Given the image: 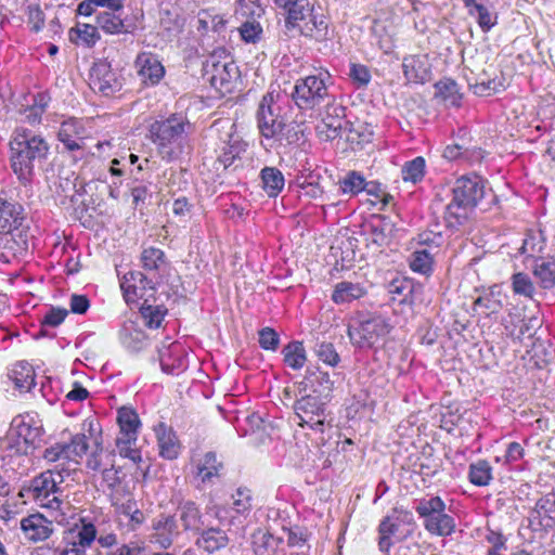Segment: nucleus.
I'll list each match as a JSON object with an SVG mask.
<instances>
[{"instance_id": "obj_1", "label": "nucleus", "mask_w": 555, "mask_h": 555, "mask_svg": "<svg viewBox=\"0 0 555 555\" xmlns=\"http://www.w3.org/2000/svg\"><path fill=\"white\" fill-rule=\"evenodd\" d=\"M89 448L86 434H77L67 443H54L43 452V459L50 463H56L54 469H48L36 476L21 491V496L33 500L40 507L51 511H60L64 514L67 503L61 499L60 485L64 481V475H69L80 463Z\"/></svg>"}, {"instance_id": "obj_2", "label": "nucleus", "mask_w": 555, "mask_h": 555, "mask_svg": "<svg viewBox=\"0 0 555 555\" xmlns=\"http://www.w3.org/2000/svg\"><path fill=\"white\" fill-rule=\"evenodd\" d=\"M190 128L191 124L185 116L173 113L150 122L146 139L154 144L163 160L172 162L185 152Z\"/></svg>"}, {"instance_id": "obj_3", "label": "nucleus", "mask_w": 555, "mask_h": 555, "mask_svg": "<svg viewBox=\"0 0 555 555\" xmlns=\"http://www.w3.org/2000/svg\"><path fill=\"white\" fill-rule=\"evenodd\" d=\"M285 11V25L288 29H298L302 36L318 41L328 37V18L323 10L315 8L309 0H273Z\"/></svg>"}, {"instance_id": "obj_4", "label": "nucleus", "mask_w": 555, "mask_h": 555, "mask_svg": "<svg viewBox=\"0 0 555 555\" xmlns=\"http://www.w3.org/2000/svg\"><path fill=\"white\" fill-rule=\"evenodd\" d=\"M11 166L14 173L23 183H27L33 173L36 163L43 162L50 146L48 142L28 129H17L10 142Z\"/></svg>"}, {"instance_id": "obj_5", "label": "nucleus", "mask_w": 555, "mask_h": 555, "mask_svg": "<svg viewBox=\"0 0 555 555\" xmlns=\"http://www.w3.org/2000/svg\"><path fill=\"white\" fill-rule=\"evenodd\" d=\"M330 80L328 73H319L298 79L292 93L296 105L300 109H313L332 100L333 95L328 90Z\"/></svg>"}, {"instance_id": "obj_6", "label": "nucleus", "mask_w": 555, "mask_h": 555, "mask_svg": "<svg viewBox=\"0 0 555 555\" xmlns=\"http://www.w3.org/2000/svg\"><path fill=\"white\" fill-rule=\"evenodd\" d=\"M238 78V67L229 57L219 60L214 53L204 64V79L221 95L231 93Z\"/></svg>"}, {"instance_id": "obj_7", "label": "nucleus", "mask_w": 555, "mask_h": 555, "mask_svg": "<svg viewBox=\"0 0 555 555\" xmlns=\"http://www.w3.org/2000/svg\"><path fill=\"white\" fill-rule=\"evenodd\" d=\"M390 323L380 315H374L348 326V337L353 346L371 349L380 343L391 331Z\"/></svg>"}, {"instance_id": "obj_8", "label": "nucleus", "mask_w": 555, "mask_h": 555, "mask_svg": "<svg viewBox=\"0 0 555 555\" xmlns=\"http://www.w3.org/2000/svg\"><path fill=\"white\" fill-rule=\"evenodd\" d=\"M42 426L30 414L17 415L11 422L8 438V448L15 449L17 453H28L29 449L40 441Z\"/></svg>"}, {"instance_id": "obj_9", "label": "nucleus", "mask_w": 555, "mask_h": 555, "mask_svg": "<svg viewBox=\"0 0 555 555\" xmlns=\"http://www.w3.org/2000/svg\"><path fill=\"white\" fill-rule=\"evenodd\" d=\"M411 524V514L393 509L387 515L378 526V548L380 552L387 553L390 547L408 537L411 532L405 525Z\"/></svg>"}, {"instance_id": "obj_10", "label": "nucleus", "mask_w": 555, "mask_h": 555, "mask_svg": "<svg viewBox=\"0 0 555 555\" xmlns=\"http://www.w3.org/2000/svg\"><path fill=\"white\" fill-rule=\"evenodd\" d=\"M159 281L139 271H130L120 280V288L127 304H138L139 300L150 302L155 295V285Z\"/></svg>"}, {"instance_id": "obj_11", "label": "nucleus", "mask_w": 555, "mask_h": 555, "mask_svg": "<svg viewBox=\"0 0 555 555\" xmlns=\"http://www.w3.org/2000/svg\"><path fill=\"white\" fill-rule=\"evenodd\" d=\"M89 85L93 91L111 96L121 90L122 77L107 60H98L90 69Z\"/></svg>"}, {"instance_id": "obj_12", "label": "nucleus", "mask_w": 555, "mask_h": 555, "mask_svg": "<svg viewBox=\"0 0 555 555\" xmlns=\"http://www.w3.org/2000/svg\"><path fill=\"white\" fill-rule=\"evenodd\" d=\"M453 198L468 209L476 207L486 196L492 194L486 190L483 179L477 175L463 176L456 179L452 189Z\"/></svg>"}, {"instance_id": "obj_13", "label": "nucleus", "mask_w": 555, "mask_h": 555, "mask_svg": "<svg viewBox=\"0 0 555 555\" xmlns=\"http://www.w3.org/2000/svg\"><path fill=\"white\" fill-rule=\"evenodd\" d=\"M294 411L299 420V426L323 431L325 408L319 396L307 395L296 400Z\"/></svg>"}, {"instance_id": "obj_14", "label": "nucleus", "mask_w": 555, "mask_h": 555, "mask_svg": "<svg viewBox=\"0 0 555 555\" xmlns=\"http://www.w3.org/2000/svg\"><path fill=\"white\" fill-rule=\"evenodd\" d=\"M257 119L259 131L264 138L281 140L284 122L274 113L271 93L263 95L257 112Z\"/></svg>"}, {"instance_id": "obj_15", "label": "nucleus", "mask_w": 555, "mask_h": 555, "mask_svg": "<svg viewBox=\"0 0 555 555\" xmlns=\"http://www.w3.org/2000/svg\"><path fill=\"white\" fill-rule=\"evenodd\" d=\"M151 530L150 542L165 550L169 548L180 534L177 520L169 515L154 518Z\"/></svg>"}, {"instance_id": "obj_16", "label": "nucleus", "mask_w": 555, "mask_h": 555, "mask_svg": "<svg viewBox=\"0 0 555 555\" xmlns=\"http://www.w3.org/2000/svg\"><path fill=\"white\" fill-rule=\"evenodd\" d=\"M158 358L162 370L168 374L178 375L188 366L186 351L178 341L163 344L158 349Z\"/></svg>"}, {"instance_id": "obj_17", "label": "nucleus", "mask_w": 555, "mask_h": 555, "mask_svg": "<svg viewBox=\"0 0 555 555\" xmlns=\"http://www.w3.org/2000/svg\"><path fill=\"white\" fill-rule=\"evenodd\" d=\"M100 524V516L80 514L66 533L87 548H90L96 540Z\"/></svg>"}, {"instance_id": "obj_18", "label": "nucleus", "mask_w": 555, "mask_h": 555, "mask_svg": "<svg viewBox=\"0 0 555 555\" xmlns=\"http://www.w3.org/2000/svg\"><path fill=\"white\" fill-rule=\"evenodd\" d=\"M229 541L230 539L224 530L206 524L203 529L197 532L194 544L198 551L210 555L227 547Z\"/></svg>"}, {"instance_id": "obj_19", "label": "nucleus", "mask_w": 555, "mask_h": 555, "mask_svg": "<svg viewBox=\"0 0 555 555\" xmlns=\"http://www.w3.org/2000/svg\"><path fill=\"white\" fill-rule=\"evenodd\" d=\"M135 67L142 81L152 86L158 83L165 74L160 61L151 52H141L138 54Z\"/></svg>"}, {"instance_id": "obj_20", "label": "nucleus", "mask_w": 555, "mask_h": 555, "mask_svg": "<svg viewBox=\"0 0 555 555\" xmlns=\"http://www.w3.org/2000/svg\"><path fill=\"white\" fill-rule=\"evenodd\" d=\"M57 135L68 151H78L83 147L87 132L81 120L69 118L61 124Z\"/></svg>"}, {"instance_id": "obj_21", "label": "nucleus", "mask_w": 555, "mask_h": 555, "mask_svg": "<svg viewBox=\"0 0 555 555\" xmlns=\"http://www.w3.org/2000/svg\"><path fill=\"white\" fill-rule=\"evenodd\" d=\"M402 69L409 82L424 83L430 78V64L426 54L405 56L402 61Z\"/></svg>"}, {"instance_id": "obj_22", "label": "nucleus", "mask_w": 555, "mask_h": 555, "mask_svg": "<svg viewBox=\"0 0 555 555\" xmlns=\"http://www.w3.org/2000/svg\"><path fill=\"white\" fill-rule=\"evenodd\" d=\"M0 260L9 263L12 259L23 255L27 248V240L18 232H0Z\"/></svg>"}, {"instance_id": "obj_23", "label": "nucleus", "mask_w": 555, "mask_h": 555, "mask_svg": "<svg viewBox=\"0 0 555 555\" xmlns=\"http://www.w3.org/2000/svg\"><path fill=\"white\" fill-rule=\"evenodd\" d=\"M23 207L13 201L0 197V232H15L24 219Z\"/></svg>"}, {"instance_id": "obj_24", "label": "nucleus", "mask_w": 555, "mask_h": 555, "mask_svg": "<svg viewBox=\"0 0 555 555\" xmlns=\"http://www.w3.org/2000/svg\"><path fill=\"white\" fill-rule=\"evenodd\" d=\"M21 528L25 537L33 542L47 540L52 533L50 522L39 514L23 518Z\"/></svg>"}, {"instance_id": "obj_25", "label": "nucleus", "mask_w": 555, "mask_h": 555, "mask_svg": "<svg viewBox=\"0 0 555 555\" xmlns=\"http://www.w3.org/2000/svg\"><path fill=\"white\" fill-rule=\"evenodd\" d=\"M141 262L149 276L160 282L162 275L167 268L165 253L156 247L145 248L141 254Z\"/></svg>"}, {"instance_id": "obj_26", "label": "nucleus", "mask_w": 555, "mask_h": 555, "mask_svg": "<svg viewBox=\"0 0 555 555\" xmlns=\"http://www.w3.org/2000/svg\"><path fill=\"white\" fill-rule=\"evenodd\" d=\"M326 105L322 124L331 131L327 137H336L345 125V106L337 103L335 98L324 103Z\"/></svg>"}, {"instance_id": "obj_27", "label": "nucleus", "mask_w": 555, "mask_h": 555, "mask_svg": "<svg viewBox=\"0 0 555 555\" xmlns=\"http://www.w3.org/2000/svg\"><path fill=\"white\" fill-rule=\"evenodd\" d=\"M503 294L499 285H493L474 301V308L486 315L499 313L503 308Z\"/></svg>"}, {"instance_id": "obj_28", "label": "nucleus", "mask_w": 555, "mask_h": 555, "mask_svg": "<svg viewBox=\"0 0 555 555\" xmlns=\"http://www.w3.org/2000/svg\"><path fill=\"white\" fill-rule=\"evenodd\" d=\"M366 289L361 283L343 281L335 285L332 300L337 305L350 304L365 296Z\"/></svg>"}, {"instance_id": "obj_29", "label": "nucleus", "mask_w": 555, "mask_h": 555, "mask_svg": "<svg viewBox=\"0 0 555 555\" xmlns=\"http://www.w3.org/2000/svg\"><path fill=\"white\" fill-rule=\"evenodd\" d=\"M8 376L20 391H29L36 384L34 367L26 361L15 363Z\"/></svg>"}, {"instance_id": "obj_30", "label": "nucleus", "mask_w": 555, "mask_h": 555, "mask_svg": "<svg viewBox=\"0 0 555 555\" xmlns=\"http://www.w3.org/2000/svg\"><path fill=\"white\" fill-rule=\"evenodd\" d=\"M119 338L121 344L130 351H140L147 345L145 333L131 321L122 325Z\"/></svg>"}, {"instance_id": "obj_31", "label": "nucleus", "mask_w": 555, "mask_h": 555, "mask_svg": "<svg viewBox=\"0 0 555 555\" xmlns=\"http://www.w3.org/2000/svg\"><path fill=\"white\" fill-rule=\"evenodd\" d=\"M179 516L185 531L197 533L207 524L198 506L191 501L181 504Z\"/></svg>"}, {"instance_id": "obj_32", "label": "nucleus", "mask_w": 555, "mask_h": 555, "mask_svg": "<svg viewBox=\"0 0 555 555\" xmlns=\"http://www.w3.org/2000/svg\"><path fill=\"white\" fill-rule=\"evenodd\" d=\"M262 190L269 197H276L284 189L285 178L276 167H264L260 171Z\"/></svg>"}, {"instance_id": "obj_33", "label": "nucleus", "mask_w": 555, "mask_h": 555, "mask_svg": "<svg viewBox=\"0 0 555 555\" xmlns=\"http://www.w3.org/2000/svg\"><path fill=\"white\" fill-rule=\"evenodd\" d=\"M122 10H108L98 14L96 25L100 29L108 35H119L128 33L124 18L121 17Z\"/></svg>"}, {"instance_id": "obj_34", "label": "nucleus", "mask_w": 555, "mask_h": 555, "mask_svg": "<svg viewBox=\"0 0 555 555\" xmlns=\"http://www.w3.org/2000/svg\"><path fill=\"white\" fill-rule=\"evenodd\" d=\"M436 96L440 98L448 106L459 107L462 101V93L457 83L450 78H443L435 83Z\"/></svg>"}, {"instance_id": "obj_35", "label": "nucleus", "mask_w": 555, "mask_h": 555, "mask_svg": "<svg viewBox=\"0 0 555 555\" xmlns=\"http://www.w3.org/2000/svg\"><path fill=\"white\" fill-rule=\"evenodd\" d=\"M424 526L427 531L437 535H450L455 529L453 517L448 515L446 511L424 520Z\"/></svg>"}, {"instance_id": "obj_36", "label": "nucleus", "mask_w": 555, "mask_h": 555, "mask_svg": "<svg viewBox=\"0 0 555 555\" xmlns=\"http://www.w3.org/2000/svg\"><path fill=\"white\" fill-rule=\"evenodd\" d=\"M532 272L542 288L550 289L555 287V259L545 260L539 258Z\"/></svg>"}, {"instance_id": "obj_37", "label": "nucleus", "mask_w": 555, "mask_h": 555, "mask_svg": "<svg viewBox=\"0 0 555 555\" xmlns=\"http://www.w3.org/2000/svg\"><path fill=\"white\" fill-rule=\"evenodd\" d=\"M157 442L159 448V455L167 460H175L179 455L180 446L177 441L176 435L166 428L157 430Z\"/></svg>"}, {"instance_id": "obj_38", "label": "nucleus", "mask_w": 555, "mask_h": 555, "mask_svg": "<svg viewBox=\"0 0 555 555\" xmlns=\"http://www.w3.org/2000/svg\"><path fill=\"white\" fill-rule=\"evenodd\" d=\"M426 173V160L417 156L408 160L401 167V178L404 182L417 184L423 181Z\"/></svg>"}, {"instance_id": "obj_39", "label": "nucleus", "mask_w": 555, "mask_h": 555, "mask_svg": "<svg viewBox=\"0 0 555 555\" xmlns=\"http://www.w3.org/2000/svg\"><path fill=\"white\" fill-rule=\"evenodd\" d=\"M138 435L118 434L116 438V450L122 457L131 460L133 463L141 461V454L137 448Z\"/></svg>"}, {"instance_id": "obj_40", "label": "nucleus", "mask_w": 555, "mask_h": 555, "mask_svg": "<svg viewBox=\"0 0 555 555\" xmlns=\"http://www.w3.org/2000/svg\"><path fill=\"white\" fill-rule=\"evenodd\" d=\"M285 364L293 370H300L307 361L306 349L300 341H291L282 349Z\"/></svg>"}, {"instance_id": "obj_41", "label": "nucleus", "mask_w": 555, "mask_h": 555, "mask_svg": "<svg viewBox=\"0 0 555 555\" xmlns=\"http://www.w3.org/2000/svg\"><path fill=\"white\" fill-rule=\"evenodd\" d=\"M469 481L477 487H486L492 480V467L486 460H478L469 465Z\"/></svg>"}, {"instance_id": "obj_42", "label": "nucleus", "mask_w": 555, "mask_h": 555, "mask_svg": "<svg viewBox=\"0 0 555 555\" xmlns=\"http://www.w3.org/2000/svg\"><path fill=\"white\" fill-rule=\"evenodd\" d=\"M222 463L218 461L214 452H207L197 465V476L203 482H210L219 476Z\"/></svg>"}, {"instance_id": "obj_43", "label": "nucleus", "mask_w": 555, "mask_h": 555, "mask_svg": "<svg viewBox=\"0 0 555 555\" xmlns=\"http://www.w3.org/2000/svg\"><path fill=\"white\" fill-rule=\"evenodd\" d=\"M117 424L119 434L138 435L141 422L133 409L122 406L117 412Z\"/></svg>"}, {"instance_id": "obj_44", "label": "nucleus", "mask_w": 555, "mask_h": 555, "mask_svg": "<svg viewBox=\"0 0 555 555\" xmlns=\"http://www.w3.org/2000/svg\"><path fill=\"white\" fill-rule=\"evenodd\" d=\"M545 247V241L541 232H528L519 248L521 255L528 258H540Z\"/></svg>"}, {"instance_id": "obj_45", "label": "nucleus", "mask_w": 555, "mask_h": 555, "mask_svg": "<svg viewBox=\"0 0 555 555\" xmlns=\"http://www.w3.org/2000/svg\"><path fill=\"white\" fill-rule=\"evenodd\" d=\"M443 157L449 160L465 158L467 160H480L483 156L480 149H470L466 144L453 143L443 151Z\"/></svg>"}, {"instance_id": "obj_46", "label": "nucleus", "mask_w": 555, "mask_h": 555, "mask_svg": "<svg viewBox=\"0 0 555 555\" xmlns=\"http://www.w3.org/2000/svg\"><path fill=\"white\" fill-rule=\"evenodd\" d=\"M246 143L238 138H231L229 143L223 146L221 154L218 156V163L222 165L223 169L231 166L240 155L245 152Z\"/></svg>"}, {"instance_id": "obj_47", "label": "nucleus", "mask_w": 555, "mask_h": 555, "mask_svg": "<svg viewBox=\"0 0 555 555\" xmlns=\"http://www.w3.org/2000/svg\"><path fill=\"white\" fill-rule=\"evenodd\" d=\"M434 253L430 249L417 248L411 257L410 268L421 274H429L434 266Z\"/></svg>"}, {"instance_id": "obj_48", "label": "nucleus", "mask_w": 555, "mask_h": 555, "mask_svg": "<svg viewBox=\"0 0 555 555\" xmlns=\"http://www.w3.org/2000/svg\"><path fill=\"white\" fill-rule=\"evenodd\" d=\"M140 313L147 327L158 328L164 321L167 310L163 306H153L150 302H142Z\"/></svg>"}, {"instance_id": "obj_49", "label": "nucleus", "mask_w": 555, "mask_h": 555, "mask_svg": "<svg viewBox=\"0 0 555 555\" xmlns=\"http://www.w3.org/2000/svg\"><path fill=\"white\" fill-rule=\"evenodd\" d=\"M366 186V180L363 175L358 171H349L339 180V188L344 194L357 195Z\"/></svg>"}, {"instance_id": "obj_50", "label": "nucleus", "mask_w": 555, "mask_h": 555, "mask_svg": "<svg viewBox=\"0 0 555 555\" xmlns=\"http://www.w3.org/2000/svg\"><path fill=\"white\" fill-rule=\"evenodd\" d=\"M102 7L108 10H122V0H83L78 4L77 13L83 16L92 15L96 8Z\"/></svg>"}, {"instance_id": "obj_51", "label": "nucleus", "mask_w": 555, "mask_h": 555, "mask_svg": "<svg viewBox=\"0 0 555 555\" xmlns=\"http://www.w3.org/2000/svg\"><path fill=\"white\" fill-rule=\"evenodd\" d=\"M416 513L426 520L430 516L446 511V504L440 496H430L428 499H422L415 506Z\"/></svg>"}, {"instance_id": "obj_52", "label": "nucleus", "mask_w": 555, "mask_h": 555, "mask_svg": "<svg viewBox=\"0 0 555 555\" xmlns=\"http://www.w3.org/2000/svg\"><path fill=\"white\" fill-rule=\"evenodd\" d=\"M263 12L259 0H237L235 14L238 18L245 21L257 20L262 16Z\"/></svg>"}, {"instance_id": "obj_53", "label": "nucleus", "mask_w": 555, "mask_h": 555, "mask_svg": "<svg viewBox=\"0 0 555 555\" xmlns=\"http://www.w3.org/2000/svg\"><path fill=\"white\" fill-rule=\"evenodd\" d=\"M512 289L516 295L532 299L535 287L528 274L517 272L512 275Z\"/></svg>"}, {"instance_id": "obj_54", "label": "nucleus", "mask_w": 555, "mask_h": 555, "mask_svg": "<svg viewBox=\"0 0 555 555\" xmlns=\"http://www.w3.org/2000/svg\"><path fill=\"white\" fill-rule=\"evenodd\" d=\"M315 354L324 364L335 367L340 362V357L332 343L322 341L315 347Z\"/></svg>"}, {"instance_id": "obj_55", "label": "nucleus", "mask_w": 555, "mask_h": 555, "mask_svg": "<svg viewBox=\"0 0 555 555\" xmlns=\"http://www.w3.org/2000/svg\"><path fill=\"white\" fill-rule=\"evenodd\" d=\"M535 512L541 518L555 521V492L541 496L535 503Z\"/></svg>"}, {"instance_id": "obj_56", "label": "nucleus", "mask_w": 555, "mask_h": 555, "mask_svg": "<svg viewBox=\"0 0 555 555\" xmlns=\"http://www.w3.org/2000/svg\"><path fill=\"white\" fill-rule=\"evenodd\" d=\"M93 443L94 450L87 459V467L92 470H100L104 465L103 459H109L112 455L104 451L102 441L100 440L99 437H94Z\"/></svg>"}, {"instance_id": "obj_57", "label": "nucleus", "mask_w": 555, "mask_h": 555, "mask_svg": "<svg viewBox=\"0 0 555 555\" xmlns=\"http://www.w3.org/2000/svg\"><path fill=\"white\" fill-rule=\"evenodd\" d=\"M240 34L245 42H257L261 38L262 27L256 20L244 21Z\"/></svg>"}, {"instance_id": "obj_58", "label": "nucleus", "mask_w": 555, "mask_h": 555, "mask_svg": "<svg viewBox=\"0 0 555 555\" xmlns=\"http://www.w3.org/2000/svg\"><path fill=\"white\" fill-rule=\"evenodd\" d=\"M467 207L460 205L452 198L451 203L446 208V220L450 225L461 224L467 217Z\"/></svg>"}, {"instance_id": "obj_59", "label": "nucleus", "mask_w": 555, "mask_h": 555, "mask_svg": "<svg viewBox=\"0 0 555 555\" xmlns=\"http://www.w3.org/2000/svg\"><path fill=\"white\" fill-rule=\"evenodd\" d=\"M417 242L422 246L421 249H430V253H436L443 242L441 233L433 231H424L417 235Z\"/></svg>"}, {"instance_id": "obj_60", "label": "nucleus", "mask_w": 555, "mask_h": 555, "mask_svg": "<svg viewBox=\"0 0 555 555\" xmlns=\"http://www.w3.org/2000/svg\"><path fill=\"white\" fill-rule=\"evenodd\" d=\"M539 327H540V320L537 317H531L527 320H522L519 325L518 332L517 333L512 332L511 336L514 339L522 341L526 337L531 338Z\"/></svg>"}, {"instance_id": "obj_61", "label": "nucleus", "mask_w": 555, "mask_h": 555, "mask_svg": "<svg viewBox=\"0 0 555 555\" xmlns=\"http://www.w3.org/2000/svg\"><path fill=\"white\" fill-rule=\"evenodd\" d=\"M232 508L237 514H245L251 508V496L249 490L247 489H237L236 492L232 495Z\"/></svg>"}, {"instance_id": "obj_62", "label": "nucleus", "mask_w": 555, "mask_h": 555, "mask_svg": "<svg viewBox=\"0 0 555 555\" xmlns=\"http://www.w3.org/2000/svg\"><path fill=\"white\" fill-rule=\"evenodd\" d=\"M280 344L278 333L271 327H264L259 332V345L266 350H276Z\"/></svg>"}, {"instance_id": "obj_63", "label": "nucleus", "mask_w": 555, "mask_h": 555, "mask_svg": "<svg viewBox=\"0 0 555 555\" xmlns=\"http://www.w3.org/2000/svg\"><path fill=\"white\" fill-rule=\"evenodd\" d=\"M99 27L90 24H79L77 26L78 37L87 44L93 46L100 39Z\"/></svg>"}, {"instance_id": "obj_64", "label": "nucleus", "mask_w": 555, "mask_h": 555, "mask_svg": "<svg viewBox=\"0 0 555 555\" xmlns=\"http://www.w3.org/2000/svg\"><path fill=\"white\" fill-rule=\"evenodd\" d=\"M87 550L85 545L66 533L63 539V547L60 551V555H86Z\"/></svg>"}]
</instances>
